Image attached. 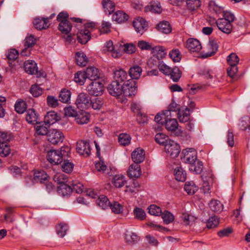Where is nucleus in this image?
Wrapping results in <instances>:
<instances>
[{
	"label": "nucleus",
	"mask_w": 250,
	"mask_h": 250,
	"mask_svg": "<svg viewBox=\"0 0 250 250\" xmlns=\"http://www.w3.org/2000/svg\"><path fill=\"white\" fill-rule=\"evenodd\" d=\"M70 148L68 146H62L60 150H50L47 152V160L52 164H61L65 157L70 154Z\"/></svg>",
	"instance_id": "f257e3e1"
},
{
	"label": "nucleus",
	"mask_w": 250,
	"mask_h": 250,
	"mask_svg": "<svg viewBox=\"0 0 250 250\" xmlns=\"http://www.w3.org/2000/svg\"><path fill=\"white\" fill-rule=\"evenodd\" d=\"M69 15L66 11H62L60 13L57 17V21L60 22L58 26V29L62 33L67 35L66 40L71 42L72 41V38L71 35H69L71 28L72 24L68 21Z\"/></svg>",
	"instance_id": "f03ea898"
},
{
	"label": "nucleus",
	"mask_w": 250,
	"mask_h": 250,
	"mask_svg": "<svg viewBox=\"0 0 250 250\" xmlns=\"http://www.w3.org/2000/svg\"><path fill=\"white\" fill-rule=\"evenodd\" d=\"M137 92L136 83L135 81L130 79L125 81L123 84V93L125 97H131Z\"/></svg>",
	"instance_id": "7ed1b4c3"
},
{
	"label": "nucleus",
	"mask_w": 250,
	"mask_h": 250,
	"mask_svg": "<svg viewBox=\"0 0 250 250\" xmlns=\"http://www.w3.org/2000/svg\"><path fill=\"white\" fill-rule=\"evenodd\" d=\"M181 159L183 162L193 165L197 160V153L193 148H187L182 152Z\"/></svg>",
	"instance_id": "20e7f679"
},
{
	"label": "nucleus",
	"mask_w": 250,
	"mask_h": 250,
	"mask_svg": "<svg viewBox=\"0 0 250 250\" xmlns=\"http://www.w3.org/2000/svg\"><path fill=\"white\" fill-rule=\"evenodd\" d=\"M24 68L26 72L29 74H36L37 77H44L46 75L43 71H38L37 63L33 61L25 62Z\"/></svg>",
	"instance_id": "39448f33"
},
{
	"label": "nucleus",
	"mask_w": 250,
	"mask_h": 250,
	"mask_svg": "<svg viewBox=\"0 0 250 250\" xmlns=\"http://www.w3.org/2000/svg\"><path fill=\"white\" fill-rule=\"evenodd\" d=\"M90 100L86 93H81L78 95L75 104L78 108L87 109L90 107Z\"/></svg>",
	"instance_id": "423d86ee"
},
{
	"label": "nucleus",
	"mask_w": 250,
	"mask_h": 250,
	"mask_svg": "<svg viewBox=\"0 0 250 250\" xmlns=\"http://www.w3.org/2000/svg\"><path fill=\"white\" fill-rule=\"evenodd\" d=\"M165 149L167 153L172 158L177 157L180 152L179 144L171 140H169L167 145H166Z\"/></svg>",
	"instance_id": "0eeeda50"
},
{
	"label": "nucleus",
	"mask_w": 250,
	"mask_h": 250,
	"mask_svg": "<svg viewBox=\"0 0 250 250\" xmlns=\"http://www.w3.org/2000/svg\"><path fill=\"white\" fill-rule=\"evenodd\" d=\"M47 140L52 144L55 145L63 141L64 136L62 132L56 129H50L47 134Z\"/></svg>",
	"instance_id": "6e6552de"
},
{
	"label": "nucleus",
	"mask_w": 250,
	"mask_h": 250,
	"mask_svg": "<svg viewBox=\"0 0 250 250\" xmlns=\"http://www.w3.org/2000/svg\"><path fill=\"white\" fill-rule=\"evenodd\" d=\"M87 90L90 95L98 96L103 94L104 91V85L100 82H92L87 87Z\"/></svg>",
	"instance_id": "1a4fd4ad"
},
{
	"label": "nucleus",
	"mask_w": 250,
	"mask_h": 250,
	"mask_svg": "<svg viewBox=\"0 0 250 250\" xmlns=\"http://www.w3.org/2000/svg\"><path fill=\"white\" fill-rule=\"evenodd\" d=\"M76 150L81 155L88 156L90 154L91 148L89 144L87 141L80 140L77 142Z\"/></svg>",
	"instance_id": "9d476101"
},
{
	"label": "nucleus",
	"mask_w": 250,
	"mask_h": 250,
	"mask_svg": "<svg viewBox=\"0 0 250 250\" xmlns=\"http://www.w3.org/2000/svg\"><path fill=\"white\" fill-rule=\"evenodd\" d=\"M133 25L135 31L141 35H142L147 30L148 27V24L145 20L140 17L134 20Z\"/></svg>",
	"instance_id": "9b49d317"
},
{
	"label": "nucleus",
	"mask_w": 250,
	"mask_h": 250,
	"mask_svg": "<svg viewBox=\"0 0 250 250\" xmlns=\"http://www.w3.org/2000/svg\"><path fill=\"white\" fill-rule=\"evenodd\" d=\"M109 94L117 97L123 93V85L117 82L113 81L107 87Z\"/></svg>",
	"instance_id": "f8f14e48"
},
{
	"label": "nucleus",
	"mask_w": 250,
	"mask_h": 250,
	"mask_svg": "<svg viewBox=\"0 0 250 250\" xmlns=\"http://www.w3.org/2000/svg\"><path fill=\"white\" fill-rule=\"evenodd\" d=\"M216 22L219 29L222 32L228 34L231 33L232 25L229 21H226V20L219 19Z\"/></svg>",
	"instance_id": "ddd939ff"
},
{
	"label": "nucleus",
	"mask_w": 250,
	"mask_h": 250,
	"mask_svg": "<svg viewBox=\"0 0 250 250\" xmlns=\"http://www.w3.org/2000/svg\"><path fill=\"white\" fill-rule=\"evenodd\" d=\"M186 47L190 52H198L202 48L200 42L195 39H189L186 42Z\"/></svg>",
	"instance_id": "4468645a"
},
{
	"label": "nucleus",
	"mask_w": 250,
	"mask_h": 250,
	"mask_svg": "<svg viewBox=\"0 0 250 250\" xmlns=\"http://www.w3.org/2000/svg\"><path fill=\"white\" fill-rule=\"evenodd\" d=\"M208 51L203 54L202 57L208 58L214 55L218 50V45L217 42L214 40L209 41L208 44Z\"/></svg>",
	"instance_id": "2eb2a0df"
},
{
	"label": "nucleus",
	"mask_w": 250,
	"mask_h": 250,
	"mask_svg": "<svg viewBox=\"0 0 250 250\" xmlns=\"http://www.w3.org/2000/svg\"><path fill=\"white\" fill-rule=\"evenodd\" d=\"M145 155V151L143 149L137 148L132 152V160L135 164L138 165L144 160Z\"/></svg>",
	"instance_id": "dca6fc26"
},
{
	"label": "nucleus",
	"mask_w": 250,
	"mask_h": 250,
	"mask_svg": "<svg viewBox=\"0 0 250 250\" xmlns=\"http://www.w3.org/2000/svg\"><path fill=\"white\" fill-rule=\"evenodd\" d=\"M88 79L96 81L100 78V74L99 70L94 66L88 67L85 71Z\"/></svg>",
	"instance_id": "f3484780"
},
{
	"label": "nucleus",
	"mask_w": 250,
	"mask_h": 250,
	"mask_svg": "<svg viewBox=\"0 0 250 250\" xmlns=\"http://www.w3.org/2000/svg\"><path fill=\"white\" fill-rule=\"evenodd\" d=\"M127 175L130 178H138L141 175V169L138 164L131 165L127 171Z\"/></svg>",
	"instance_id": "a211bd4d"
},
{
	"label": "nucleus",
	"mask_w": 250,
	"mask_h": 250,
	"mask_svg": "<svg viewBox=\"0 0 250 250\" xmlns=\"http://www.w3.org/2000/svg\"><path fill=\"white\" fill-rule=\"evenodd\" d=\"M35 27L38 30L45 29L48 28L49 24L48 22V18H37L33 21Z\"/></svg>",
	"instance_id": "6ab92c4d"
},
{
	"label": "nucleus",
	"mask_w": 250,
	"mask_h": 250,
	"mask_svg": "<svg viewBox=\"0 0 250 250\" xmlns=\"http://www.w3.org/2000/svg\"><path fill=\"white\" fill-rule=\"evenodd\" d=\"M26 120L28 123L34 124L39 122V114L34 109H29L27 111Z\"/></svg>",
	"instance_id": "aec40b11"
},
{
	"label": "nucleus",
	"mask_w": 250,
	"mask_h": 250,
	"mask_svg": "<svg viewBox=\"0 0 250 250\" xmlns=\"http://www.w3.org/2000/svg\"><path fill=\"white\" fill-rule=\"evenodd\" d=\"M49 126L50 125L44 121L38 122L37 123H36V125L35 126L36 133L39 135H46L47 136V134L49 131L48 130V128L49 127Z\"/></svg>",
	"instance_id": "412c9836"
},
{
	"label": "nucleus",
	"mask_w": 250,
	"mask_h": 250,
	"mask_svg": "<svg viewBox=\"0 0 250 250\" xmlns=\"http://www.w3.org/2000/svg\"><path fill=\"white\" fill-rule=\"evenodd\" d=\"M170 117L171 115L169 111L165 110L161 114H157L155 117L154 120L159 124L164 125L170 119Z\"/></svg>",
	"instance_id": "4be33fe9"
},
{
	"label": "nucleus",
	"mask_w": 250,
	"mask_h": 250,
	"mask_svg": "<svg viewBox=\"0 0 250 250\" xmlns=\"http://www.w3.org/2000/svg\"><path fill=\"white\" fill-rule=\"evenodd\" d=\"M142 72V68L137 64L131 66L128 71V74L132 80L138 79L140 77Z\"/></svg>",
	"instance_id": "5701e85b"
},
{
	"label": "nucleus",
	"mask_w": 250,
	"mask_h": 250,
	"mask_svg": "<svg viewBox=\"0 0 250 250\" xmlns=\"http://www.w3.org/2000/svg\"><path fill=\"white\" fill-rule=\"evenodd\" d=\"M90 117V115L88 113L82 111L79 112L75 120L78 124L83 125L89 122Z\"/></svg>",
	"instance_id": "b1692460"
},
{
	"label": "nucleus",
	"mask_w": 250,
	"mask_h": 250,
	"mask_svg": "<svg viewBox=\"0 0 250 250\" xmlns=\"http://www.w3.org/2000/svg\"><path fill=\"white\" fill-rule=\"evenodd\" d=\"M114 74L115 80L113 81L118 82L120 83L125 82L127 78V73L123 69L115 70Z\"/></svg>",
	"instance_id": "393cba45"
},
{
	"label": "nucleus",
	"mask_w": 250,
	"mask_h": 250,
	"mask_svg": "<svg viewBox=\"0 0 250 250\" xmlns=\"http://www.w3.org/2000/svg\"><path fill=\"white\" fill-rule=\"evenodd\" d=\"M60 119V117L54 111H49L44 116V122L49 125L54 124Z\"/></svg>",
	"instance_id": "a878e982"
},
{
	"label": "nucleus",
	"mask_w": 250,
	"mask_h": 250,
	"mask_svg": "<svg viewBox=\"0 0 250 250\" xmlns=\"http://www.w3.org/2000/svg\"><path fill=\"white\" fill-rule=\"evenodd\" d=\"M128 16L122 11L119 10L112 15V20L118 23H122L127 21Z\"/></svg>",
	"instance_id": "bb28decb"
},
{
	"label": "nucleus",
	"mask_w": 250,
	"mask_h": 250,
	"mask_svg": "<svg viewBox=\"0 0 250 250\" xmlns=\"http://www.w3.org/2000/svg\"><path fill=\"white\" fill-rule=\"evenodd\" d=\"M210 209L215 212L220 213L224 208L223 205L217 200H211L209 203Z\"/></svg>",
	"instance_id": "cd10ccee"
},
{
	"label": "nucleus",
	"mask_w": 250,
	"mask_h": 250,
	"mask_svg": "<svg viewBox=\"0 0 250 250\" xmlns=\"http://www.w3.org/2000/svg\"><path fill=\"white\" fill-rule=\"evenodd\" d=\"M125 240L127 244L133 245L139 241L140 238L136 233L127 231L125 234Z\"/></svg>",
	"instance_id": "c85d7f7f"
},
{
	"label": "nucleus",
	"mask_w": 250,
	"mask_h": 250,
	"mask_svg": "<svg viewBox=\"0 0 250 250\" xmlns=\"http://www.w3.org/2000/svg\"><path fill=\"white\" fill-rule=\"evenodd\" d=\"M48 176L47 173L43 170H37L34 173V179L36 182L41 183L47 181Z\"/></svg>",
	"instance_id": "c756f323"
},
{
	"label": "nucleus",
	"mask_w": 250,
	"mask_h": 250,
	"mask_svg": "<svg viewBox=\"0 0 250 250\" xmlns=\"http://www.w3.org/2000/svg\"><path fill=\"white\" fill-rule=\"evenodd\" d=\"M58 193L62 196H68L73 191L72 187L70 185L62 184L58 187Z\"/></svg>",
	"instance_id": "7c9ffc66"
},
{
	"label": "nucleus",
	"mask_w": 250,
	"mask_h": 250,
	"mask_svg": "<svg viewBox=\"0 0 250 250\" xmlns=\"http://www.w3.org/2000/svg\"><path fill=\"white\" fill-rule=\"evenodd\" d=\"M90 39V31L88 29L81 30L77 35V39L81 43L85 44Z\"/></svg>",
	"instance_id": "2f4dec72"
},
{
	"label": "nucleus",
	"mask_w": 250,
	"mask_h": 250,
	"mask_svg": "<svg viewBox=\"0 0 250 250\" xmlns=\"http://www.w3.org/2000/svg\"><path fill=\"white\" fill-rule=\"evenodd\" d=\"M104 11L108 15L111 14L115 9V4L110 0H103L102 2Z\"/></svg>",
	"instance_id": "473e14b6"
},
{
	"label": "nucleus",
	"mask_w": 250,
	"mask_h": 250,
	"mask_svg": "<svg viewBox=\"0 0 250 250\" xmlns=\"http://www.w3.org/2000/svg\"><path fill=\"white\" fill-rule=\"evenodd\" d=\"M156 28L159 31L166 34H169L171 31L170 25L167 21L160 22L157 25Z\"/></svg>",
	"instance_id": "72a5a7b5"
},
{
	"label": "nucleus",
	"mask_w": 250,
	"mask_h": 250,
	"mask_svg": "<svg viewBox=\"0 0 250 250\" xmlns=\"http://www.w3.org/2000/svg\"><path fill=\"white\" fill-rule=\"evenodd\" d=\"M174 176L176 180L184 182L186 179L187 174L182 167H177L174 169Z\"/></svg>",
	"instance_id": "f704fd0d"
},
{
	"label": "nucleus",
	"mask_w": 250,
	"mask_h": 250,
	"mask_svg": "<svg viewBox=\"0 0 250 250\" xmlns=\"http://www.w3.org/2000/svg\"><path fill=\"white\" fill-rule=\"evenodd\" d=\"M76 61L77 64L81 66H85L87 62V58L83 52H78L76 54Z\"/></svg>",
	"instance_id": "c9c22d12"
},
{
	"label": "nucleus",
	"mask_w": 250,
	"mask_h": 250,
	"mask_svg": "<svg viewBox=\"0 0 250 250\" xmlns=\"http://www.w3.org/2000/svg\"><path fill=\"white\" fill-rule=\"evenodd\" d=\"M96 203L103 209L108 208L111 204L108 199L103 195L99 196L98 199L96 200Z\"/></svg>",
	"instance_id": "e433bc0d"
},
{
	"label": "nucleus",
	"mask_w": 250,
	"mask_h": 250,
	"mask_svg": "<svg viewBox=\"0 0 250 250\" xmlns=\"http://www.w3.org/2000/svg\"><path fill=\"white\" fill-rule=\"evenodd\" d=\"M112 182L115 187L120 188L125 185L126 180L124 176L116 175L114 176Z\"/></svg>",
	"instance_id": "4c0bfd02"
},
{
	"label": "nucleus",
	"mask_w": 250,
	"mask_h": 250,
	"mask_svg": "<svg viewBox=\"0 0 250 250\" xmlns=\"http://www.w3.org/2000/svg\"><path fill=\"white\" fill-rule=\"evenodd\" d=\"M188 10L194 11L199 8L201 4L200 0H185Z\"/></svg>",
	"instance_id": "58836bf2"
},
{
	"label": "nucleus",
	"mask_w": 250,
	"mask_h": 250,
	"mask_svg": "<svg viewBox=\"0 0 250 250\" xmlns=\"http://www.w3.org/2000/svg\"><path fill=\"white\" fill-rule=\"evenodd\" d=\"M152 50L154 55L156 56L159 60L164 58L167 54L165 48L161 46H155L152 48Z\"/></svg>",
	"instance_id": "ea45409f"
},
{
	"label": "nucleus",
	"mask_w": 250,
	"mask_h": 250,
	"mask_svg": "<svg viewBox=\"0 0 250 250\" xmlns=\"http://www.w3.org/2000/svg\"><path fill=\"white\" fill-rule=\"evenodd\" d=\"M208 9L211 12L219 14L223 12V8L219 6L215 1L211 0L208 3Z\"/></svg>",
	"instance_id": "a19ab883"
},
{
	"label": "nucleus",
	"mask_w": 250,
	"mask_h": 250,
	"mask_svg": "<svg viewBox=\"0 0 250 250\" xmlns=\"http://www.w3.org/2000/svg\"><path fill=\"white\" fill-rule=\"evenodd\" d=\"M19 55L18 51L15 49H11L8 53L7 58L9 60V66L12 69L15 66V64L13 63V62H10V61H14L17 58Z\"/></svg>",
	"instance_id": "79ce46f5"
},
{
	"label": "nucleus",
	"mask_w": 250,
	"mask_h": 250,
	"mask_svg": "<svg viewBox=\"0 0 250 250\" xmlns=\"http://www.w3.org/2000/svg\"><path fill=\"white\" fill-rule=\"evenodd\" d=\"M155 141L159 144L166 146V145L168 143V137L162 133L156 134L155 136Z\"/></svg>",
	"instance_id": "37998d69"
},
{
	"label": "nucleus",
	"mask_w": 250,
	"mask_h": 250,
	"mask_svg": "<svg viewBox=\"0 0 250 250\" xmlns=\"http://www.w3.org/2000/svg\"><path fill=\"white\" fill-rule=\"evenodd\" d=\"M71 94L69 90L62 89L59 95L60 101L63 103H67L70 100Z\"/></svg>",
	"instance_id": "c03bdc74"
},
{
	"label": "nucleus",
	"mask_w": 250,
	"mask_h": 250,
	"mask_svg": "<svg viewBox=\"0 0 250 250\" xmlns=\"http://www.w3.org/2000/svg\"><path fill=\"white\" fill-rule=\"evenodd\" d=\"M166 129L170 131H173L178 126V124L175 119H171L170 117L169 119L165 124Z\"/></svg>",
	"instance_id": "a18cd8bd"
},
{
	"label": "nucleus",
	"mask_w": 250,
	"mask_h": 250,
	"mask_svg": "<svg viewBox=\"0 0 250 250\" xmlns=\"http://www.w3.org/2000/svg\"><path fill=\"white\" fill-rule=\"evenodd\" d=\"M87 79L86 74L84 71H78L75 75L74 80L77 83H79L80 85H83L86 79Z\"/></svg>",
	"instance_id": "49530a36"
},
{
	"label": "nucleus",
	"mask_w": 250,
	"mask_h": 250,
	"mask_svg": "<svg viewBox=\"0 0 250 250\" xmlns=\"http://www.w3.org/2000/svg\"><path fill=\"white\" fill-rule=\"evenodd\" d=\"M43 89L37 84L31 85L30 88V92L34 97H38L43 93Z\"/></svg>",
	"instance_id": "de8ad7c7"
},
{
	"label": "nucleus",
	"mask_w": 250,
	"mask_h": 250,
	"mask_svg": "<svg viewBox=\"0 0 250 250\" xmlns=\"http://www.w3.org/2000/svg\"><path fill=\"white\" fill-rule=\"evenodd\" d=\"M239 127L243 130L250 131V117L246 116L242 118Z\"/></svg>",
	"instance_id": "09e8293b"
},
{
	"label": "nucleus",
	"mask_w": 250,
	"mask_h": 250,
	"mask_svg": "<svg viewBox=\"0 0 250 250\" xmlns=\"http://www.w3.org/2000/svg\"><path fill=\"white\" fill-rule=\"evenodd\" d=\"M90 106L94 109H100L104 104L103 100L100 97L94 98L90 100Z\"/></svg>",
	"instance_id": "8fccbe9b"
},
{
	"label": "nucleus",
	"mask_w": 250,
	"mask_h": 250,
	"mask_svg": "<svg viewBox=\"0 0 250 250\" xmlns=\"http://www.w3.org/2000/svg\"><path fill=\"white\" fill-rule=\"evenodd\" d=\"M68 230V226L64 223H60L56 226V231L60 237H63Z\"/></svg>",
	"instance_id": "3c124183"
},
{
	"label": "nucleus",
	"mask_w": 250,
	"mask_h": 250,
	"mask_svg": "<svg viewBox=\"0 0 250 250\" xmlns=\"http://www.w3.org/2000/svg\"><path fill=\"white\" fill-rule=\"evenodd\" d=\"M169 75L173 82H177L181 77V71L178 67H174L171 70Z\"/></svg>",
	"instance_id": "603ef678"
},
{
	"label": "nucleus",
	"mask_w": 250,
	"mask_h": 250,
	"mask_svg": "<svg viewBox=\"0 0 250 250\" xmlns=\"http://www.w3.org/2000/svg\"><path fill=\"white\" fill-rule=\"evenodd\" d=\"M27 108L26 102L23 100L16 102L15 104L16 111L19 113H23Z\"/></svg>",
	"instance_id": "864d4df0"
},
{
	"label": "nucleus",
	"mask_w": 250,
	"mask_h": 250,
	"mask_svg": "<svg viewBox=\"0 0 250 250\" xmlns=\"http://www.w3.org/2000/svg\"><path fill=\"white\" fill-rule=\"evenodd\" d=\"M131 141V137L129 135L126 133L120 134L118 137V141L122 146L128 145Z\"/></svg>",
	"instance_id": "5fc2aeb1"
},
{
	"label": "nucleus",
	"mask_w": 250,
	"mask_h": 250,
	"mask_svg": "<svg viewBox=\"0 0 250 250\" xmlns=\"http://www.w3.org/2000/svg\"><path fill=\"white\" fill-rule=\"evenodd\" d=\"M189 110V108L186 107L182 112V115L180 111L178 112L177 115L180 122L184 123L188 120L190 115Z\"/></svg>",
	"instance_id": "6e6d98bb"
},
{
	"label": "nucleus",
	"mask_w": 250,
	"mask_h": 250,
	"mask_svg": "<svg viewBox=\"0 0 250 250\" xmlns=\"http://www.w3.org/2000/svg\"><path fill=\"white\" fill-rule=\"evenodd\" d=\"M184 189L188 194L192 195L197 190L198 188L193 182H186Z\"/></svg>",
	"instance_id": "4d7b16f0"
},
{
	"label": "nucleus",
	"mask_w": 250,
	"mask_h": 250,
	"mask_svg": "<svg viewBox=\"0 0 250 250\" xmlns=\"http://www.w3.org/2000/svg\"><path fill=\"white\" fill-rule=\"evenodd\" d=\"M219 224V219L216 215L211 216L207 221V227L208 229H212Z\"/></svg>",
	"instance_id": "13d9d810"
},
{
	"label": "nucleus",
	"mask_w": 250,
	"mask_h": 250,
	"mask_svg": "<svg viewBox=\"0 0 250 250\" xmlns=\"http://www.w3.org/2000/svg\"><path fill=\"white\" fill-rule=\"evenodd\" d=\"M10 153V146L8 144H0V156L6 157Z\"/></svg>",
	"instance_id": "bf43d9fd"
},
{
	"label": "nucleus",
	"mask_w": 250,
	"mask_h": 250,
	"mask_svg": "<svg viewBox=\"0 0 250 250\" xmlns=\"http://www.w3.org/2000/svg\"><path fill=\"white\" fill-rule=\"evenodd\" d=\"M133 212L135 217L138 220H144L146 218V212L141 208H135L134 209Z\"/></svg>",
	"instance_id": "052dcab7"
},
{
	"label": "nucleus",
	"mask_w": 250,
	"mask_h": 250,
	"mask_svg": "<svg viewBox=\"0 0 250 250\" xmlns=\"http://www.w3.org/2000/svg\"><path fill=\"white\" fill-rule=\"evenodd\" d=\"M203 168V163L201 161H197L193 164L191 165L190 170H193L196 173L199 174L201 172Z\"/></svg>",
	"instance_id": "680f3d73"
},
{
	"label": "nucleus",
	"mask_w": 250,
	"mask_h": 250,
	"mask_svg": "<svg viewBox=\"0 0 250 250\" xmlns=\"http://www.w3.org/2000/svg\"><path fill=\"white\" fill-rule=\"evenodd\" d=\"M109 208L111 209L113 212L119 214L123 211V206L117 202H113L111 203Z\"/></svg>",
	"instance_id": "e2e57ef3"
},
{
	"label": "nucleus",
	"mask_w": 250,
	"mask_h": 250,
	"mask_svg": "<svg viewBox=\"0 0 250 250\" xmlns=\"http://www.w3.org/2000/svg\"><path fill=\"white\" fill-rule=\"evenodd\" d=\"M239 59L235 53H231L227 57V62L229 65L237 66Z\"/></svg>",
	"instance_id": "0e129e2a"
},
{
	"label": "nucleus",
	"mask_w": 250,
	"mask_h": 250,
	"mask_svg": "<svg viewBox=\"0 0 250 250\" xmlns=\"http://www.w3.org/2000/svg\"><path fill=\"white\" fill-rule=\"evenodd\" d=\"M54 181L60 185L65 184L67 181V178L66 175L62 173H57L53 177Z\"/></svg>",
	"instance_id": "69168bd1"
},
{
	"label": "nucleus",
	"mask_w": 250,
	"mask_h": 250,
	"mask_svg": "<svg viewBox=\"0 0 250 250\" xmlns=\"http://www.w3.org/2000/svg\"><path fill=\"white\" fill-rule=\"evenodd\" d=\"M36 43V40L33 35L27 36L24 40V46L32 48Z\"/></svg>",
	"instance_id": "338daca9"
},
{
	"label": "nucleus",
	"mask_w": 250,
	"mask_h": 250,
	"mask_svg": "<svg viewBox=\"0 0 250 250\" xmlns=\"http://www.w3.org/2000/svg\"><path fill=\"white\" fill-rule=\"evenodd\" d=\"M162 218L164 222L166 224H168L172 222L174 220V216L168 211H165L162 214Z\"/></svg>",
	"instance_id": "774afa93"
}]
</instances>
